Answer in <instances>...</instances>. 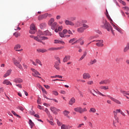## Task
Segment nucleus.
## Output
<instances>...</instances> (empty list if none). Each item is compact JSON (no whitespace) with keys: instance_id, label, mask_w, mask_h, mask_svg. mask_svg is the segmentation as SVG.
Returning <instances> with one entry per match:
<instances>
[{"instance_id":"f257e3e1","label":"nucleus","mask_w":129,"mask_h":129,"mask_svg":"<svg viewBox=\"0 0 129 129\" xmlns=\"http://www.w3.org/2000/svg\"><path fill=\"white\" fill-rule=\"evenodd\" d=\"M101 28H103V29H106V30H107L108 32L111 31L113 36L115 35L113 32V29H112V27H111V25L109 24V23H108L106 19H104L103 20L102 24L101 25Z\"/></svg>"},{"instance_id":"f03ea898","label":"nucleus","mask_w":129,"mask_h":129,"mask_svg":"<svg viewBox=\"0 0 129 129\" xmlns=\"http://www.w3.org/2000/svg\"><path fill=\"white\" fill-rule=\"evenodd\" d=\"M13 62L14 63V65L18 67V68H19V69H23V67H22V65H21V62L22 61V57H18L17 59H16V58L14 57L12 59Z\"/></svg>"},{"instance_id":"7ed1b4c3","label":"nucleus","mask_w":129,"mask_h":129,"mask_svg":"<svg viewBox=\"0 0 129 129\" xmlns=\"http://www.w3.org/2000/svg\"><path fill=\"white\" fill-rule=\"evenodd\" d=\"M35 41L37 42H39L40 43H42L43 45H45V42L42 41V40L44 41V40H48V37L46 36H42L40 35H37V37L35 38Z\"/></svg>"},{"instance_id":"20e7f679","label":"nucleus","mask_w":129,"mask_h":129,"mask_svg":"<svg viewBox=\"0 0 129 129\" xmlns=\"http://www.w3.org/2000/svg\"><path fill=\"white\" fill-rule=\"evenodd\" d=\"M121 112V110L120 109H116L115 111H113L114 117L116 120L117 122H119L118 121V117L117 116V113H120Z\"/></svg>"},{"instance_id":"39448f33","label":"nucleus","mask_w":129,"mask_h":129,"mask_svg":"<svg viewBox=\"0 0 129 129\" xmlns=\"http://www.w3.org/2000/svg\"><path fill=\"white\" fill-rule=\"evenodd\" d=\"M56 60H57V61L55 62L54 67L56 68L57 70H60V68L59 67V65H60V63H61L60 58L56 57Z\"/></svg>"},{"instance_id":"423d86ee","label":"nucleus","mask_w":129,"mask_h":129,"mask_svg":"<svg viewBox=\"0 0 129 129\" xmlns=\"http://www.w3.org/2000/svg\"><path fill=\"white\" fill-rule=\"evenodd\" d=\"M31 70L32 71V76L34 77H37L38 78H41V77H39L38 75L41 76L37 70H35L34 69H31Z\"/></svg>"},{"instance_id":"0eeeda50","label":"nucleus","mask_w":129,"mask_h":129,"mask_svg":"<svg viewBox=\"0 0 129 129\" xmlns=\"http://www.w3.org/2000/svg\"><path fill=\"white\" fill-rule=\"evenodd\" d=\"M92 42H97L96 45L97 47H103L104 46L103 40H93Z\"/></svg>"},{"instance_id":"6e6552de","label":"nucleus","mask_w":129,"mask_h":129,"mask_svg":"<svg viewBox=\"0 0 129 129\" xmlns=\"http://www.w3.org/2000/svg\"><path fill=\"white\" fill-rule=\"evenodd\" d=\"M39 34H40V36H52V33L49 31V30H46L44 32L39 31Z\"/></svg>"},{"instance_id":"1a4fd4ad","label":"nucleus","mask_w":129,"mask_h":129,"mask_svg":"<svg viewBox=\"0 0 129 129\" xmlns=\"http://www.w3.org/2000/svg\"><path fill=\"white\" fill-rule=\"evenodd\" d=\"M50 109L54 114H58L57 111H60V109H57L55 107H50Z\"/></svg>"},{"instance_id":"9d476101","label":"nucleus","mask_w":129,"mask_h":129,"mask_svg":"<svg viewBox=\"0 0 129 129\" xmlns=\"http://www.w3.org/2000/svg\"><path fill=\"white\" fill-rule=\"evenodd\" d=\"M59 36L60 37V38H65V35L67 34V30L64 29L62 32H59Z\"/></svg>"},{"instance_id":"9b49d317","label":"nucleus","mask_w":129,"mask_h":129,"mask_svg":"<svg viewBox=\"0 0 129 129\" xmlns=\"http://www.w3.org/2000/svg\"><path fill=\"white\" fill-rule=\"evenodd\" d=\"M108 97L110 98V99H111V100H112V101H114V102H115V103H117V104H121V102H120V101L109 95L107 96Z\"/></svg>"},{"instance_id":"f8f14e48","label":"nucleus","mask_w":129,"mask_h":129,"mask_svg":"<svg viewBox=\"0 0 129 129\" xmlns=\"http://www.w3.org/2000/svg\"><path fill=\"white\" fill-rule=\"evenodd\" d=\"M61 49H64V46H60L59 47H50L48 49V51H58V50H61Z\"/></svg>"},{"instance_id":"ddd939ff","label":"nucleus","mask_w":129,"mask_h":129,"mask_svg":"<svg viewBox=\"0 0 129 129\" xmlns=\"http://www.w3.org/2000/svg\"><path fill=\"white\" fill-rule=\"evenodd\" d=\"M48 17V14H45L44 15H41L38 16V21H42L44 19H46Z\"/></svg>"},{"instance_id":"4468645a","label":"nucleus","mask_w":129,"mask_h":129,"mask_svg":"<svg viewBox=\"0 0 129 129\" xmlns=\"http://www.w3.org/2000/svg\"><path fill=\"white\" fill-rule=\"evenodd\" d=\"M84 23H87V21H82L81 22H77L76 24V27L77 28L81 27V26H82V24H84Z\"/></svg>"},{"instance_id":"2eb2a0df","label":"nucleus","mask_w":129,"mask_h":129,"mask_svg":"<svg viewBox=\"0 0 129 129\" xmlns=\"http://www.w3.org/2000/svg\"><path fill=\"white\" fill-rule=\"evenodd\" d=\"M110 83V80L107 79V80H102L101 82H99V84H108Z\"/></svg>"},{"instance_id":"dca6fc26","label":"nucleus","mask_w":129,"mask_h":129,"mask_svg":"<svg viewBox=\"0 0 129 129\" xmlns=\"http://www.w3.org/2000/svg\"><path fill=\"white\" fill-rule=\"evenodd\" d=\"M77 32L80 33H84V31H85V28H84L83 27H81L80 28H78L77 29Z\"/></svg>"},{"instance_id":"f3484780","label":"nucleus","mask_w":129,"mask_h":129,"mask_svg":"<svg viewBox=\"0 0 129 129\" xmlns=\"http://www.w3.org/2000/svg\"><path fill=\"white\" fill-rule=\"evenodd\" d=\"M54 44H61V45H65V42L62 40H59L58 39L54 40Z\"/></svg>"},{"instance_id":"a211bd4d","label":"nucleus","mask_w":129,"mask_h":129,"mask_svg":"<svg viewBox=\"0 0 129 129\" xmlns=\"http://www.w3.org/2000/svg\"><path fill=\"white\" fill-rule=\"evenodd\" d=\"M75 98L74 97L72 98L70 101L69 102V104L70 105H73L74 104V103H75Z\"/></svg>"},{"instance_id":"6ab92c4d","label":"nucleus","mask_w":129,"mask_h":129,"mask_svg":"<svg viewBox=\"0 0 129 129\" xmlns=\"http://www.w3.org/2000/svg\"><path fill=\"white\" fill-rule=\"evenodd\" d=\"M84 79H89L90 78V75L88 73H84L83 75Z\"/></svg>"},{"instance_id":"aec40b11","label":"nucleus","mask_w":129,"mask_h":129,"mask_svg":"<svg viewBox=\"0 0 129 129\" xmlns=\"http://www.w3.org/2000/svg\"><path fill=\"white\" fill-rule=\"evenodd\" d=\"M93 92H95V93H97V94H99V95H101V96H103L104 97H106V95L102 94L101 92H99V91L97 90V91H95L94 89H93Z\"/></svg>"},{"instance_id":"412c9836","label":"nucleus","mask_w":129,"mask_h":129,"mask_svg":"<svg viewBox=\"0 0 129 129\" xmlns=\"http://www.w3.org/2000/svg\"><path fill=\"white\" fill-rule=\"evenodd\" d=\"M21 44H16L14 46V50L16 51V52H18V51H19L18 49H21Z\"/></svg>"},{"instance_id":"4be33fe9","label":"nucleus","mask_w":129,"mask_h":129,"mask_svg":"<svg viewBox=\"0 0 129 129\" xmlns=\"http://www.w3.org/2000/svg\"><path fill=\"white\" fill-rule=\"evenodd\" d=\"M50 26L51 27L52 30H55L57 27H58V25H57V22H54L53 24H50Z\"/></svg>"},{"instance_id":"5701e85b","label":"nucleus","mask_w":129,"mask_h":129,"mask_svg":"<svg viewBox=\"0 0 129 129\" xmlns=\"http://www.w3.org/2000/svg\"><path fill=\"white\" fill-rule=\"evenodd\" d=\"M71 58V56L70 55H66L65 57L63 58V62L65 63V62H67Z\"/></svg>"},{"instance_id":"b1692460","label":"nucleus","mask_w":129,"mask_h":129,"mask_svg":"<svg viewBox=\"0 0 129 129\" xmlns=\"http://www.w3.org/2000/svg\"><path fill=\"white\" fill-rule=\"evenodd\" d=\"M11 73H12V70H9L7 71L6 73L4 75V77L5 78L11 75Z\"/></svg>"},{"instance_id":"393cba45","label":"nucleus","mask_w":129,"mask_h":129,"mask_svg":"<svg viewBox=\"0 0 129 129\" xmlns=\"http://www.w3.org/2000/svg\"><path fill=\"white\" fill-rule=\"evenodd\" d=\"M14 82H15V83H22L23 80L21 78H16L14 80Z\"/></svg>"},{"instance_id":"a878e982","label":"nucleus","mask_w":129,"mask_h":129,"mask_svg":"<svg viewBox=\"0 0 129 129\" xmlns=\"http://www.w3.org/2000/svg\"><path fill=\"white\" fill-rule=\"evenodd\" d=\"M37 51L38 53H46L47 52V50L44 48L38 49Z\"/></svg>"},{"instance_id":"bb28decb","label":"nucleus","mask_w":129,"mask_h":129,"mask_svg":"<svg viewBox=\"0 0 129 129\" xmlns=\"http://www.w3.org/2000/svg\"><path fill=\"white\" fill-rule=\"evenodd\" d=\"M66 25H70V26H74V23L69 20H66L65 21Z\"/></svg>"},{"instance_id":"cd10ccee","label":"nucleus","mask_w":129,"mask_h":129,"mask_svg":"<svg viewBox=\"0 0 129 129\" xmlns=\"http://www.w3.org/2000/svg\"><path fill=\"white\" fill-rule=\"evenodd\" d=\"M69 113H70V112L69 111L66 110L64 111H63V114H64V115L68 118L70 117V116L68 115Z\"/></svg>"},{"instance_id":"c85d7f7f","label":"nucleus","mask_w":129,"mask_h":129,"mask_svg":"<svg viewBox=\"0 0 129 129\" xmlns=\"http://www.w3.org/2000/svg\"><path fill=\"white\" fill-rule=\"evenodd\" d=\"M3 84H6V85H12V83H11V82L8 80H5L3 82Z\"/></svg>"},{"instance_id":"c756f323","label":"nucleus","mask_w":129,"mask_h":129,"mask_svg":"<svg viewBox=\"0 0 129 129\" xmlns=\"http://www.w3.org/2000/svg\"><path fill=\"white\" fill-rule=\"evenodd\" d=\"M86 55H87V53L86 52H84L83 55L80 57L79 61H82V60L85 58Z\"/></svg>"},{"instance_id":"7c9ffc66","label":"nucleus","mask_w":129,"mask_h":129,"mask_svg":"<svg viewBox=\"0 0 129 129\" xmlns=\"http://www.w3.org/2000/svg\"><path fill=\"white\" fill-rule=\"evenodd\" d=\"M97 62V60L96 59H92L90 61L89 65H93V64H95Z\"/></svg>"},{"instance_id":"2f4dec72","label":"nucleus","mask_w":129,"mask_h":129,"mask_svg":"<svg viewBox=\"0 0 129 129\" xmlns=\"http://www.w3.org/2000/svg\"><path fill=\"white\" fill-rule=\"evenodd\" d=\"M13 36H15L16 38H18V37H21V33L19 32H16L13 34Z\"/></svg>"},{"instance_id":"473e14b6","label":"nucleus","mask_w":129,"mask_h":129,"mask_svg":"<svg viewBox=\"0 0 129 129\" xmlns=\"http://www.w3.org/2000/svg\"><path fill=\"white\" fill-rule=\"evenodd\" d=\"M61 129H69V125L62 124L61 126Z\"/></svg>"},{"instance_id":"72a5a7b5","label":"nucleus","mask_w":129,"mask_h":129,"mask_svg":"<svg viewBox=\"0 0 129 129\" xmlns=\"http://www.w3.org/2000/svg\"><path fill=\"white\" fill-rule=\"evenodd\" d=\"M112 26L113 27V28H114L115 29V30L118 31V32H119V33H121V30L120 29H119L118 27H116L115 26V25L113 24H112Z\"/></svg>"},{"instance_id":"f704fd0d","label":"nucleus","mask_w":129,"mask_h":129,"mask_svg":"<svg viewBox=\"0 0 129 129\" xmlns=\"http://www.w3.org/2000/svg\"><path fill=\"white\" fill-rule=\"evenodd\" d=\"M75 111L81 113V107H77L74 108Z\"/></svg>"},{"instance_id":"c9c22d12","label":"nucleus","mask_w":129,"mask_h":129,"mask_svg":"<svg viewBox=\"0 0 129 129\" xmlns=\"http://www.w3.org/2000/svg\"><path fill=\"white\" fill-rule=\"evenodd\" d=\"M86 23H83L82 25V27L85 29V30H86V29H88V28H89V26H88L87 24H86Z\"/></svg>"},{"instance_id":"e433bc0d","label":"nucleus","mask_w":129,"mask_h":129,"mask_svg":"<svg viewBox=\"0 0 129 129\" xmlns=\"http://www.w3.org/2000/svg\"><path fill=\"white\" fill-rule=\"evenodd\" d=\"M106 16L107 19H108V20L110 21V24H111V25H113V21H112V19H111V18H110V17L107 14Z\"/></svg>"},{"instance_id":"4c0bfd02","label":"nucleus","mask_w":129,"mask_h":129,"mask_svg":"<svg viewBox=\"0 0 129 129\" xmlns=\"http://www.w3.org/2000/svg\"><path fill=\"white\" fill-rule=\"evenodd\" d=\"M120 92L121 93H122V94H123L124 96H125L126 95H129V92L121 90Z\"/></svg>"},{"instance_id":"58836bf2","label":"nucleus","mask_w":129,"mask_h":129,"mask_svg":"<svg viewBox=\"0 0 129 129\" xmlns=\"http://www.w3.org/2000/svg\"><path fill=\"white\" fill-rule=\"evenodd\" d=\"M46 26H47L46 23H41L40 25V28H41V29H45V28H46Z\"/></svg>"},{"instance_id":"ea45409f","label":"nucleus","mask_w":129,"mask_h":129,"mask_svg":"<svg viewBox=\"0 0 129 129\" xmlns=\"http://www.w3.org/2000/svg\"><path fill=\"white\" fill-rule=\"evenodd\" d=\"M100 88V89H103V90H107L109 89V87L108 86H101Z\"/></svg>"},{"instance_id":"a19ab883","label":"nucleus","mask_w":129,"mask_h":129,"mask_svg":"<svg viewBox=\"0 0 129 129\" xmlns=\"http://www.w3.org/2000/svg\"><path fill=\"white\" fill-rule=\"evenodd\" d=\"M30 125V127L31 128H33V126H34V125H35V124H34V122H33V121H32V120L29 119V122Z\"/></svg>"},{"instance_id":"79ce46f5","label":"nucleus","mask_w":129,"mask_h":129,"mask_svg":"<svg viewBox=\"0 0 129 129\" xmlns=\"http://www.w3.org/2000/svg\"><path fill=\"white\" fill-rule=\"evenodd\" d=\"M89 112H93V113H95L96 112V109L94 108H91Z\"/></svg>"},{"instance_id":"37998d69","label":"nucleus","mask_w":129,"mask_h":129,"mask_svg":"<svg viewBox=\"0 0 129 129\" xmlns=\"http://www.w3.org/2000/svg\"><path fill=\"white\" fill-rule=\"evenodd\" d=\"M35 61L36 63L39 64V65H40V66H43V64H42V62H41V60L40 59H36L35 60Z\"/></svg>"},{"instance_id":"c03bdc74","label":"nucleus","mask_w":129,"mask_h":129,"mask_svg":"<svg viewBox=\"0 0 129 129\" xmlns=\"http://www.w3.org/2000/svg\"><path fill=\"white\" fill-rule=\"evenodd\" d=\"M30 28L31 30H34L36 31V26L34 24L31 25Z\"/></svg>"},{"instance_id":"a18cd8bd","label":"nucleus","mask_w":129,"mask_h":129,"mask_svg":"<svg viewBox=\"0 0 129 129\" xmlns=\"http://www.w3.org/2000/svg\"><path fill=\"white\" fill-rule=\"evenodd\" d=\"M122 60H123V58L118 57L116 58L115 61L116 62H120V61H122Z\"/></svg>"},{"instance_id":"49530a36","label":"nucleus","mask_w":129,"mask_h":129,"mask_svg":"<svg viewBox=\"0 0 129 129\" xmlns=\"http://www.w3.org/2000/svg\"><path fill=\"white\" fill-rule=\"evenodd\" d=\"M55 20H54V18H51L50 21H49V25H51L52 24L54 23Z\"/></svg>"},{"instance_id":"de8ad7c7","label":"nucleus","mask_w":129,"mask_h":129,"mask_svg":"<svg viewBox=\"0 0 129 129\" xmlns=\"http://www.w3.org/2000/svg\"><path fill=\"white\" fill-rule=\"evenodd\" d=\"M129 50V44H127V46L124 48L123 51L127 52Z\"/></svg>"},{"instance_id":"09e8293b","label":"nucleus","mask_w":129,"mask_h":129,"mask_svg":"<svg viewBox=\"0 0 129 129\" xmlns=\"http://www.w3.org/2000/svg\"><path fill=\"white\" fill-rule=\"evenodd\" d=\"M52 94H53V95H55V96L59 95V93L56 91H52Z\"/></svg>"},{"instance_id":"8fccbe9b","label":"nucleus","mask_w":129,"mask_h":129,"mask_svg":"<svg viewBox=\"0 0 129 129\" xmlns=\"http://www.w3.org/2000/svg\"><path fill=\"white\" fill-rule=\"evenodd\" d=\"M12 113H13V114H14V115H15L17 117L21 118V116L20 115H19L18 114H16V112H15V111H12Z\"/></svg>"},{"instance_id":"3c124183","label":"nucleus","mask_w":129,"mask_h":129,"mask_svg":"<svg viewBox=\"0 0 129 129\" xmlns=\"http://www.w3.org/2000/svg\"><path fill=\"white\" fill-rule=\"evenodd\" d=\"M35 31V30H34L33 29H30L29 30V33L31 34V35H34V34H35V33H36V32Z\"/></svg>"},{"instance_id":"603ef678","label":"nucleus","mask_w":129,"mask_h":129,"mask_svg":"<svg viewBox=\"0 0 129 129\" xmlns=\"http://www.w3.org/2000/svg\"><path fill=\"white\" fill-rule=\"evenodd\" d=\"M89 91L93 96H96V95H95V94H94L93 92H92V90H91L90 89H89Z\"/></svg>"},{"instance_id":"864d4df0","label":"nucleus","mask_w":129,"mask_h":129,"mask_svg":"<svg viewBox=\"0 0 129 129\" xmlns=\"http://www.w3.org/2000/svg\"><path fill=\"white\" fill-rule=\"evenodd\" d=\"M41 90H42L43 93H44V94H47V91H46V90H45L44 89V88H43L42 87H41Z\"/></svg>"},{"instance_id":"5fc2aeb1","label":"nucleus","mask_w":129,"mask_h":129,"mask_svg":"<svg viewBox=\"0 0 129 129\" xmlns=\"http://www.w3.org/2000/svg\"><path fill=\"white\" fill-rule=\"evenodd\" d=\"M44 111H45L48 115H50V112L49 111V110H48V108H46Z\"/></svg>"},{"instance_id":"6e6d98bb","label":"nucleus","mask_w":129,"mask_h":129,"mask_svg":"<svg viewBox=\"0 0 129 129\" xmlns=\"http://www.w3.org/2000/svg\"><path fill=\"white\" fill-rule=\"evenodd\" d=\"M85 111H87V109H86V108L83 109L81 108V113H83V112H85Z\"/></svg>"},{"instance_id":"4d7b16f0","label":"nucleus","mask_w":129,"mask_h":129,"mask_svg":"<svg viewBox=\"0 0 129 129\" xmlns=\"http://www.w3.org/2000/svg\"><path fill=\"white\" fill-rule=\"evenodd\" d=\"M76 40V38H73V39H71L69 41V43H73V42H75Z\"/></svg>"},{"instance_id":"13d9d810","label":"nucleus","mask_w":129,"mask_h":129,"mask_svg":"<svg viewBox=\"0 0 129 129\" xmlns=\"http://www.w3.org/2000/svg\"><path fill=\"white\" fill-rule=\"evenodd\" d=\"M17 108H18V109H20V110H21V111H23V110H24V107H22V106H18V107H17Z\"/></svg>"},{"instance_id":"bf43d9fd","label":"nucleus","mask_w":129,"mask_h":129,"mask_svg":"<svg viewBox=\"0 0 129 129\" xmlns=\"http://www.w3.org/2000/svg\"><path fill=\"white\" fill-rule=\"evenodd\" d=\"M87 84H88V85H92V84H93V81H89L87 82Z\"/></svg>"},{"instance_id":"052dcab7","label":"nucleus","mask_w":129,"mask_h":129,"mask_svg":"<svg viewBox=\"0 0 129 129\" xmlns=\"http://www.w3.org/2000/svg\"><path fill=\"white\" fill-rule=\"evenodd\" d=\"M55 78H60V79H62L63 78V77L62 76H59V75H55Z\"/></svg>"},{"instance_id":"680f3d73","label":"nucleus","mask_w":129,"mask_h":129,"mask_svg":"<svg viewBox=\"0 0 129 129\" xmlns=\"http://www.w3.org/2000/svg\"><path fill=\"white\" fill-rule=\"evenodd\" d=\"M49 100H53V101H54V102H56V103H58V100H56V99H49Z\"/></svg>"},{"instance_id":"e2e57ef3","label":"nucleus","mask_w":129,"mask_h":129,"mask_svg":"<svg viewBox=\"0 0 129 129\" xmlns=\"http://www.w3.org/2000/svg\"><path fill=\"white\" fill-rule=\"evenodd\" d=\"M58 30L59 32H61L63 30V27L62 26H59L58 28Z\"/></svg>"},{"instance_id":"0e129e2a","label":"nucleus","mask_w":129,"mask_h":129,"mask_svg":"<svg viewBox=\"0 0 129 129\" xmlns=\"http://www.w3.org/2000/svg\"><path fill=\"white\" fill-rule=\"evenodd\" d=\"M67 33L69 35H73V33H72V31H71V30H67Z\"/></svg>"},{"instance_id":"69168bd1","label":"nucleus","mask_w":129,"mask_h":129,"mask_svg":"<svg viewBox=\"0 0 129 129\" xmlns=\"http://www.w3.org/2000/svg\"><path fill=\"white\" fill-rule=\"evenodd\" d=\"M57 124L58 125H59V126H60V125H62V123H61V122H60V121L57 120Z\"/></svg>"},{"instance_id":"338daca9","label":"nucleus","mask_w":129,"mask_h":129,"mask_svg":"<svg viewBox=\"0 0 129 129\" xmlns=\"http://www.w3.org/2000/svg\"><path fill=\"white\" fill-rule=\"evenodd\" d=\"M89 125L90 126V127H93V124L91 122H89Z\"/></svg>"},{"instance_id":"774afa93","label":"nucleus","mask_w":129,"mask_h":129,"mask_svg":"<svg viewBox=\"0 0 129 129\" xmlns=\"http://www.w3.org/2000/svg\"><path fill=\"white\" fill-rule=\"evenodd\" d=\"M16 86L19 88H22V84H16Z\"/></svg>"}]
</instances>
